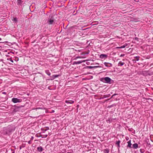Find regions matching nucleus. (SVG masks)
<instances>
[{
  "label": "nucleus",
  "instance_id": "obj_1",
  "mask_svg": "<svg viewBox=\"0 0 153 153\" xmlns=\"http://www.w3.org/2000/svg\"><path fill=\"white\" fill-rule=\"evenodd\" d=\"M100 81L107 83L111 84V81H113V80H111V79L108 77H102L100 79Z\"/></svg>",
  "mask_w": 153,
  "mask_h": 153
},
{
  "label": "nucleus",
  "instance_id": "obj_2",
  "mask_svg": "<svg viewBox=\"0 0 153 153\" xmlns=\"http://www.w3.org/2000/svg\"><path fill=\"white\" fill-rule=\"evenodd\" d=\"M57 14H54L52 16H49L48 20V21L49 23V24H52L55 20L57 18Z\"/></svg>",
  "mask_w": 153,
  "mask_h": 153
},
{
  "label": "nucleus",
  "instance_id": "obj_3",
  "mask_svg": "<svg viewBox=\"0 0 153 153\" xmlns=\"http://www.w3.org/2000/svg\"><path fill=\"white\" fill-rule=\"evenodd\" d=\"M12 101L14 103H16L21 102L22 100L21 99H19L17 98H13L12 99Z\"/></svg>",
  "mask_w": 153,
  "mask_h": 153
},
{
  "label": "nucleus",
  "instance_id": "obj_4",
  "mask_svg": "<svg viewBox=\"0 0 153 153\" xmlns=\"http://www.w3.org/2000/svg\"><path fill=\"white\" fill-rule=\"evenodd\" d=\"M100 58L101 59H105L107 57V55L106 54H102L100 56Z\"/></svg>",
  "mask_w": 153,
  "mask_h": 153
},
{
  "label": "nucleus",
  "instance_id": "obj_5",
  "mask_svg": "<svg viewBox=\"0 0 153 153\" xmlns=\"http://www.w3.org/2000/svg\"><path fill=\"white\" fill-rule=\"evenodd\" d=\"M12 131V129L11 128V127H8L7 128V130L6 131V134H7L8 133L11 132Z\"/></svg>",
  "mask_w": 153,
  "mask_h": 153
},
{
  "label": "nucleus",
  "instance_id": "obj_6",
  "mask_svg": "<svg viewBox=\"0 0 153 153\" xmlns=\"http://www.w3.org/2000/svg\"><path fill=\"white\" fill-rule=\"evenodd\" d=\"M85 62V61H76V62H73V65H74V64H76V65L79 64H80L81 63H82V62Z\"/></svg>",
  "mask_w": 153,
  "mask_h": 153
},
{
  "label": "nucleus",
  "instance_id": "obj_7",
  "mask_svg": "<svg viewBox=\"0 0 153 153\" xmlns=\"http://www.w3.org/2000/svg\"><path fill=\"white\" fill-rule=\"evenodd\" d=\"M138 147V145L137 143H135L133 145V147L134 149H137Z\"/></svg>",
  "mask_w": 153,
  "mask_h": 153
},
{
  "label": "nucleus",
  "instance_id": "obj_8",
  "mask_svg": "<svg viewBox=\"0 0 153 153\" xmlns=\"http://www.w3.org/2000/svg\"><path fill=\"white\" fill-rule=\"evenodd\" d=\"M114 119L113 118H108V119L106 120V122L108 123H110Z\"/></svg>",
  "mask_w": 153,
  "mask_h": 153
},
{
  "label": "nucleus",
  "instance_id": "obj_9",
  "mask_svg": "<svg viewBox=\"0 0 153 153\" xmlns=\"http://www.w3.org/2000/svg\"><path fill=\"white\" fill-rule=\"evenodd\" d=\"M37 150L39 152H42L43 151V149L42 147V146H40L39 147H38L37 148Z\"/></svg>",
  "mask_w": 153,
  "mask_h": 153
},
{
  "label": "nucleus",
  "instance_id": "obj_10",
  "mask_svg": "<svg viewBox=\"0 0 153 153\" xmlns=\"http://www.w3.org/2000/svg\"><path fill=\"white\" fill-rule=\"evenodd\" d=\"M127 143H128V145H127V147H129L130 148H131V140H130L129 141H128Z\"/></svg>",
  "mask_w": 153,
  "mask_h": 153
},
{
  "label": "nucleus",
  "instance_id": "obj_11",
  "mask_svg": "<svg viewBox=\"0 0 153 153\" xmlns=\"http://www.w3.org/2000/svg\"><path fill=\"white\" fill-rule=\"evenodd\" d=\"M65 102L67 104H72L74 102V101L73 100H66Z\"/></svg>",
  "mask_w": 153,
  "mask_h": 153
},
{
  "label": "nucleus",
  "instance_id": "obj_12",
  "mask_svg": "<svg viewBox=\"0 0 153 153\" xmlns=\"http://www.w3.org/2000/svg\"><path fill=\"white\" fill-rule=\"evenodd\" d=\"M62 143H63L61 139H58V146L59 145L61 146Z\"/></svg>",
  "mask_w": 153,
  "mask_h": 153
},
{
  "label": "nucleus",
  "instance_id": "obj_13",
  "mask_svg": "<svg viewBox=\"0 0 153 153\" xmlns=\"http://www.w3.org/2000/svg\"><path fill=\"white\" fill-rule=\"evenodd\" d=\"M103 152L104 153H109V149H106L103 150Z\"/></svg>",
  "mask_w": 153,
  "mask_h": 153
},
{
  "label": "nucleus",
  "instance_id": "obj_14",
  "mask_svg": "<svg viewBox=\"0 0 153 153\" xmlns=\"http://www.w3.org/2000/svg\"><path fill=\"white\" fill-rule=\"evenodd\" d=\"M125 63L124 62H123L121 61H120L118 63V66H122L124 65Z\"/></svg>",
  "mask_w": 153,
  "mask_h": 153
},
{
  "label": "nucleus",
  "instance_id": "obj_15",
  "mask_svg": "<svg viewBox=\"0 0 153 153\" xmlns=\"http://www.w3.org/2000/svg\"><path fill=\"white\" fill-rule=\"evenodd\" d=\"M126 45H123V46H121L120 47H117L116 48L117 49H121V48H125Z\"/></svg>",
  "mask_w": 153,
  "mask_h": 153
},
{
  "label": "nucleus",
  "instance_id": "obj_16",
  "mask_svg": "<svg viewBox=\"0 0 153 153\" xmlns=\"http://www.w3.org/2000/svg\"><path fill=\"white\" fill-rule=\"evenodd\" d=\"M120 140H119L118 141L116 142V144L118 146V147L120 146Z\"/></svg>",
  "mask_w": 153,
  "mask_h": 153
},
{
  "label": "nucleus",
  "instance_id": "obj_17",
  "mask_svg": "<svg viewBox=\"0 0 153 153\" xmlns=\"http://www.w3.org/2000/svg\"><path fill=\"white\" fill-rule=\"evenodd\" d=\"M45 71L46 74L50 76L51 75V73L48 70H46Z\"/></svg>",
  "mask_w": 153,
  "mask_h": 153
},
{
  "label": "nucleus",
  "instance_id": "obj_18",
  "mask_svg": "<svg viewBox=\"0 0 153 153\" xmlns=\"http://www.w3.org/2000/svg\"><path fill=\"white\" fill-rule=\"evenodd\" d=\"M140 57L139 56H136L135 57H134V58H136V60L137 61H138L139 60V58Z\"/></svg>",
  "mask_w": 153,
  "mask_h": 153
},
{
  "label": "nucleus",
  "instance_id": "obj_19",
  "mask_svg": "<svg viewBox=\"0 0 153 153\" xmlns=\"http://www.w3.org/2000/svg\"><path fill=\"white\" fill-rule=\"evenodd\" d=\"M104 64L106 66V67H109L110 66L108 65H107L108 64H110V65H111V63H107V62H105L104 63Z\"/></svg>",
  "mask_w": 153,
  "mask_h": 153
},
{
  "label": "nucleus",
  "instance_id": "obj_20",
  "mask_svg": "<svg viewBox=\"0 0 153 153\" xmlns=\"http://www.w3.org/2000/svg\"><path fill=\"white\" fill-rule=\"evenodd\" d=\"M18 4H20L22 3V0H17Z\"/></svg>",
  "mask_w": 153,
  "mask_h": 153
},
{
  "label": "nucleus",
  "instance_id": "obj_21",
  "mask_svg": "<svg viewBox=\"0 0 153 153\" xmlns=\"http://www.w3.org/2000/svg\"><path fill=\"white\" fill-rule=\"evenodd\" d=\"M140 152L141 153H144L145 152V150L144 149H140Z\"/></svg>",
  "mask_w": 153,
  "mask_h": 153
},
{
  "label": "nucleus",
  "instance_id": "obj_22",
  "mask_svg": "<svg viewBox=\"0 0 153 153\" xmlns=\"http://www.w3.org/2000/svg\"><path fill=\"white\" fill-rule=\"evenodd\" d=\"M13 21L15 22H16L17 21V18L16 17L14 18Z\"/></svg>",
  "mask_w": 153,
  "mask_h": 153
},
{
  "label": "nucleus",
  "instance_id": "obj_23",
  "mask_svg": "<svg viewBox=\"0 0 153 153\" xmlns=\"http://www.w3.org/2000/svg\"><path fill=\"white\" fill-rule=\"evenodd\" d=\"M98 67L97 66H94V67L90 66H88L87 67L88 68H97V67Z\"/></svg>",
  "mask_w": 153,
  "mask_h": 153
},
{
  "label": "nucleus",
  "instance_id": "obj_24",
  "mask_svg": "<svg viewBox=\"0 0 153 153\" xmlns=\"http://www.w3.org/2000/svg\"><path fill=\"white\" fill-rule=\"evenodd\" d=\"M125 55L124 54H121L120 55V57L123 56H124Z\"/></svg>",
  "mask_w": 153,
  "mask_h": 153
},
{
  "label": "nucleus",
  "instance_id": "obj_25",
  "mask_svg": "<svg viewBox=\"0 0 153 153\" xmlns=\"http://www.w3.org/2000/svg\"><path fill=\"white\" fill-rule=\"evenodd\" d=\"M40 108H36V109H33V110H36V111L38 110V109H39H39H40Z\"/></svg>",
  "mask_w": 153,
  "mask_h": 153
},
{
  "label": "nucleus",
  "instance_id": "obj_26",
  "mask_svg": "<svg viewBox=\"0 0 153 153\" xmlns=\"http://www.w3.org/2000/svg\"><path fill=\"white\" fill-rule=\"evenodd\" d=\"M10 60L11 62H13V60H12L11 58H10Z\"/></svg>",
  "mask_w": 153,
  "mask_h": 153
},
{
  "label": "nucleus",
  "instance_id": "obj_27",
  "mask_svg": "<svg viewBox=\"0 0 153 153\" xmlns=\"http://www.w3.org/2000/svg\"><path fill=\"white\" fill-rule=\"evenodd\" d=\"M135 39L136 40H138V38L137 37H135Z\"/></svg>",
  "mask_w": 153,
  "mask_h": 153
},
{
  "label": "nucleus",
  "instance_id": "obj_28",
  "mask_svg": "<svg viewBox=\"0 0 153 153\" xmlns=\"http://www.w3.org/2000/svg\"><path fill=\"white\" fill-rule=\"evenodd\" d=\"M80 58V57L79 56H78V57H76V58L75 59H76L77 58Z\"/></svg>",
  "mask_w": 153,
  "mask_h": 153
},
{
  "label": "nucleus",
  "instance_id": "obj_29",
  "mask_svg": "<svg viewBox=\"0 0 153 153\" xmlns=\"http://www.w3.org/2000/svg\"><path fill=\"white\" fill-rule=\"evenodd\" d=\"M44 135L45 136V137H47V136L48 135L47 134H45V135Z\"/></svg>",
  "mask_w": 153,
  "mask_h": 153
},
{
  "label": "nucleus",
  "instance_id": "obj_30",
  "mask_svg": "<svg viewBox=\"0 0 153 153\" xmlns=\"http://www.w3.org/2000/svg\"><path fill=\"white\" fill-rule=\"evenodd\" d=\"M3 94H6V93L5 92H2Z\"/></svg>",
  "mask_w": 153,
  "mask_h": 153
},
{
  "label": "nucleus",
  "instance_id": "obj_31",
  "mask_svg": "<svg viewBox=\"0 0 153 153\" xmlns=\"http://www.w3.org/2000/svg\"><path fill=\"white\" fill-rule=\"evenodd\" d=\"M33 137H31V140H33Z\"/></svg>",
  "mask_w": 153,
  "mask_h": 153
},
{
  "label": "nucleus",
  "instance_id": "obj_32",
  "mask_svg": "<svg viewBox=\"0 0 153 153\" xmlns=\"http://www.w3.org/2000/svg\"><path fill=\"white\" fill-rule=\"evenodd\" d=\"M55 76H56V77H57V75H56Z\"/></svg>",
  "mask_w": 153,
  "mask_h": 153
},
{
  "label": "nucleus",
  "instance_id": "obj_33",
  "mask_svg": "<svg viewBox=\"0 0 153 153\" xmlns=\"http://www.w3.org/2000/svg\"><path fill=\"white\" fill-rule=\"evenodd\" d=\"M67 153H71V152H67Z\"/></svg>",
  "mask_w": 153,
  "mask_h": 153
},
{
  "label": "nucleus",
  "instance_id": "obj_34",
  "mask_svg": "<svg viewBox=\"0 0 153 153\" xmlns=\"http://www.w3.org/2000/svg\"><path fill=\"white\" fill-rule=\"evenodd\" d=\"M146 72V71H144L143 72V73L144 72Z\"/></svg>",
  "mask_w": 153,
  "mask_h": 153
},
{
  "label": "nucleus",
  "instance_id": "obj_35",
  "mask_svg": "<svg viewBox=\"0 0 153 153\" xmlns=\"http://www.w3.org/2000/svg\"><path fill=\"white\" fill-rule=\"evenodd\" d=\"M21 149V147H20V149Z\"/></svg>",
  "mask_w": 153,
  "mask_h": 153
},
{
  "label": "nucleus",
  "instance_id": "obj_36",
  "mask_svg": "<svg viewBox=\"0 0 153 153\" xmlns=\"http://www.w3.org/2000/svg\"><path fill=\"white\" fill-rule=\"evenodd\" d=\"M0 40H1V38H0Z\"/></svg>",
  "mask_w": 153,
  "mask_h": 153
},
{
  "label": "nucleus",
  "instance_id": "obj_37",
  "mask_svg": "<svg viewBox=\"0 0 153 153\" xmlns=\"http://www.w3.org/2000/svg\"><path fill=\"white\" fill-rule=\"evenodd\" d=\"M59 76V75L58 74V77Z\"/></svg>",
  "mask_w": 153,
  "mask_h": 153
},
{
  "label": "nucleus",
  "instance_id": "obj_38",
  "mask_svg": "<svg viewBox=\"0 0 153 153\" xmlns=\"http://www.w3.org/2000/svg\"><path fill=\"white\" fill-rule=\"evenodd\" d=\"M43 153H44V152H43Z\"/></svg>",
  "mask_w": 153,
  "mask_h": 153
}]
</instances>
